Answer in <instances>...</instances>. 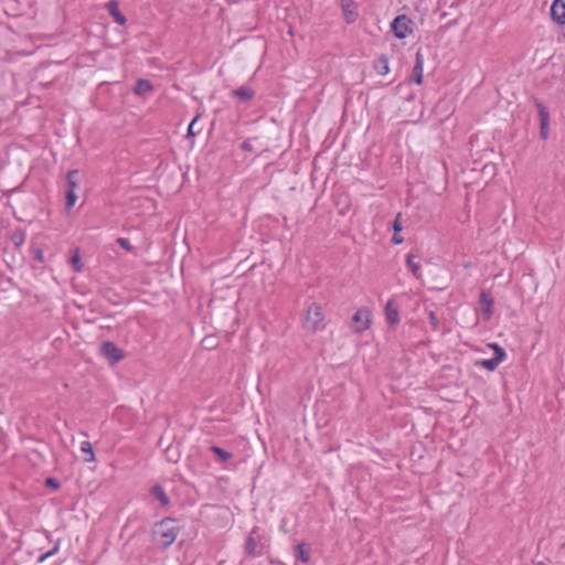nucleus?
<instances>
[{
	"instance_id": "nucleus-1",
	"label": "nucleus",
	"mask_w": 565,
	"mask_h": 565,
	"mask_svg": "<svg viewBox=\"0 0 565 565\" xmlns=\"http://www.w3.org/2000/svg\"><path fill=\"white\" fill-rule=\"evenodd\" d=\"M175 523V518L166 516L153 524L152 540L162 550L170 547L180 534L182 527Z\"/></svg>"
},
{
	"instance_id": "nucleus-2",
	"label": "nucleus",
	"mask_w": 565,
	"mask_h": 565,
	"mask_svg": "<svg viewBox=\"0 0 565 565\" xmlns=\"http://www.w3.org/2000/svg\"><path fill=\"white\" fill-rule=\"evenodd\" d=\"M323 313L322 308L316 302L308 306L303 328L308 331L316 332L323 329L322 326Z\"/></svg>"
},
{
	"instance_id": "nucleus-3",
	"label": "nucleus",
	"mask_w": 565,
	"mask_h": 565,
	"mask_svg": "<svg viewBox=\"0 0 565 565\" xmlns=\"http://www.w3.org/2000/svg\"><path fill=\"white\" fill-rule=\"evenodd\" d=\"M391 30L396 39H406L414 31V21L406 14H399L393 19Z\"/></svg>"
},
{
	"instance_id": "nucleus-4",
	"label": "nucleus",
	"mask_w": 565,
	"mask_h": 565,
	"mask_svg": "<svg viewBox=\"0 0 565 565\" xmlns=\"http://www.w3.org/2000/svg\"><path fill=\"white\" fill-rule=\"evenodd\" d=\"M100 353L110 364H116L124 360L126 356L124 350L111 341L102 343Z\"/></svg>"
},
{
	"instance_id": "nucleus-5",
	"label": "nucleus",
	"mask_w": 565,
	"mask_h": 565,
	"mask_svg": "<svg viewBox=\"0 0 565 565\" xmlns=\"http://www.w3.org/2000/svg\"><path fill=\"white\" fill-rule=\"evenodd\" d=\"M353 331L356 333H362L366 329L370 328L371 323V311L366 308H360L355 311L352 317Z\"/></svg>"
},
{
	"instance_id": "nucleus-6",
	"label": "nucleus",
	"mask_w": 565,
	"mask_h": 565,
	"mask_svg": "<svg viewBox=\"0 0 565 565\" xmlns=\"http://www.w3.org/2000/svg\"><path fill=\"white\" fill-rule=\"evenodd\" d=\"M534 105L540 117V137L541 139L546 140L550 131V113L544 104L537 98L534 99Z\"/></svg>"
},
{
	"instance_id": "nucleus-7",
	"label": "nucleus",
	"mask_w": 565,
	"mask_h": 565,
	"mask_svg": "<svg viewBox=\"0 0 565 565\" xmlns=\"http://www.w3.org/2000/svg\"><path fill=\"white\" fill-rule=\"evenodd\" d=\"M258 527L254 526L247 536L245 544H244V553L248 557H259L263 555V546H259L256 541V534L258 533Z\"/></svg>"
},
{
	"instance_id": "nucleus-8",
	"label": "nucleus",
	"mask_w": 565,
	"mask_h": 565,
	"mask_svg": "<svg viewBox=\"0 0 565 565\" xmlns=\"http://www.w3.org/2000/svg\"><path fill=\"white\" fill-rule=\"evenodd\" d=\"M339 4L345 23H354L359 18L358 3L354 0H339Z\"/></svg>"
},
{
	"instance_id": "nucleus-9",
	"label": "nucleus",
	"mask_w": 565,
	"mask_h": 565,
	"mask_svg": "<svg viewBox=\"0 0 565 565\" xmlns=\"http://www.w3.org/2000/svg\"><path fill=\"white\" fill-rule=\"evenodd\" d=\"M479 305L484 321H489L493 315L494 299L488 290H482L479 297Z\"/></svg>"
},
{
	"instance_id": "nucleus-10",
	"label": "nucleus",
	"mask_w": 565,
	"mask_h": 565,
	"mask_svg": "<svg viewBox=\"0 0 565 565\" xmlns=\"http://www.w3.org/2000/svg\"><path fill=\"white\" fill-rule=\"evenodd\" d=\"M423 73H424V57L418 50L415 55V64L412 70V74L409 76V82L416 85H420L423 83Z\"/></svg>"
},
{
	"instance_id": "nucleus-11",
	"label": "nucleus",
	"mask_w": 565,
	"mask_h": 565,
	"mask_svg": "<svg viewBox=\"0 0 565 565\" xmlns=\"http://www.w3.org/2000/svg\"><path fill=\"white\" fill-rule=\"evenodd\" d=\"M106 10L109 15L113 18L114 22L119 25H125L127 23V19L125 14L119 9V2L117 0H110L105 4Z\"/></svg>"
},
{
	"instance_id": "nucleus-12",
	"label": "nucleus",
	"mask_w": 565,
	"mask_h": 565,
	"mask_svg": "<svg viewBox=\"0 0 565 565\" xmlns=\"http://www.w3.org/2000/svg\"><path fill=\"white\" fill-rule=\"evenodd\" d=\"M385 319L388 324L395 326L399 322L398 306L394 299H390L384 307Z\"/></svg>"
},
{
	"instance_id": "nucleus-13",
	"label": "nucleus",
	"mask_w": 565,
	"mask_h": 565,
	"mask_svg": "<svg viewBox=\"0 0 565 565\" xmlns=\"http://www.w3.org/2000/svg\"><path fill=\"white\" fill-rule=\"evenodd\" d=\"M551 17L559 25H565V2L554 0L551 6Z\"/></svg>"
},
{
	"instance_id": "nucleus-14",
	"label": "nucleus",
	"mask_w": 565,
	"mask_h": 565,
	"mask_svg": "<svg viewBox=\"0 0 565 565\" xmlns=\"http://www.w3.org/2000/svg\"><path fill=\"white\" fill-rule=\"evenodd\" d=\"M150 494L160 502L161 507L166 508L170 504V498L161 484H153L150 488Z\"/></svg>"
},
{
	"instance_id": "nucleus-15",
	"label": "nucleus",
	"mask_w": 565,
	"mask_h": 565,
	"mask_svg": "<svg viewBox=\"0 0 565 565\" xmlns=\"http://www.w3.org/2000/svg\"><path fill=\"white\" fill-rule=\"evenodd\" d=\"M232 96L242 103H247L255 96V90L248 86H241L232 92Z\"/></svg>"
},
{
	"instance_id": "nucleus-16",
	"label": "nucleus",
	"mask_w": 565,
	"mask_h": 565,
	"mask_svg": "<svg viewBox=\"0 0 565 565\" xmlns=\"http://www.w3.org/2000/svg\"><path fill=\"white\" fill-rule=\"evenodd\" d=\"M153 90V85L150 81L148 79H143V78H139L134 88H132V92L138 95V96H142L147 93H150Z\"/></svg>"
},
{
	"instance_id": "nucleus-17",
	"label": "nucleus",
	"mask_w": 565,
	"mask_h": 565,
	"mask_svg": "<svg viewBox=\"0 0 565 565\" xmlns=\"http://www.w3.org/2000/svg\"><path fill=\"white\" fill-rule=\"evenodd\" d=\"M335 205L340 215H345L351 206L350 196L347 193H341L335 198Z\"/></svg>"
},
{
	"instance_id": "nucleus-18",
	"label": "nucleus",
	"mask_w": 565,
	"mask_h": 565,
	"mask_svg": "<svg viewBox=\"0 0 565 565\" xmlns=\"http://www.w3.org/2000/svg\"><path fill=\"white\" fill-rule=\"evenodd\" d=\"M374 70L379 75H386L390 72L388 57L385 54L380 55L374 61Z\"/></svg>"
},
{
	"instance_id": "nucleus-19",
	"label": "nucleus",
	"mask_w": 565,
	"mask_h": 565,
	"mask_svg": "<svg viewBox=\"0 0 565 565\" xmlns=\"http://www.w3.org/2000/svg\"><path fill=\"white\" fill-rule=\"evenodd\" d=\"M210 451L217 457V460L220 462H226V461H228L233 457L232 452H230V451H227V450H225L222 447L216 446V445H212L210 447Z\"/></svg>"
},
{
	"instance_id": "nucleus-20",
	"label": "nucleus",
	"mask_w": 565,
	"mask_h": 565,
	"mask_svg": "<svg viewBox=\"0 0 565 565\" xmlns=\"http://www.w3.org/2000/svg\"><path fill=\"white\" fill-rule=\"evenodd\" d=\"M81 451L85 455L84 461L85 462H94L95 461V452L93 449V445L85 440L81 443Z\"/></svg>"
},
{
	"instance_id": "nucleus-21",
	"label": "nucleus",
	"mask_w": 565,
	"mask_h": 565,
	"mask_svg": "<svg viewBox=\"0 0 565 565\" xmlns=\"http://www.w3.org/2000/svg\"><path fill=\"white\" fill-rule=\"evenodd\" d=\"M499 364L500 362H497L493 356L491 359H483L475 362L476 366L483 367L489 372H494L498 369Z\"/></svg>"
},
{
	"instance_id": "nucleus-22",
	"label": "nucleus",
	"mask_w": 565,
	"mask_h": 565,
	"mask_svg": "<svg viewBox=\"0 0 565 565\" xmlns=\"http://www.w3.org/2000/svg\"><path fill=\"white\" fill-rule=\"evenodd\" d=\"M488 347L493 350V358L497 362L502 363L507 359V352L500 344L492 342Z\"/></svg>"
},
{
	"instance_id": "nucleus-23",
	"label": "nucleus",
	"mask_w": 565,
	"mask_h": 565,
	"mask_svg": "<svg viewBox=\"0 0 565 565\" xmlns=\"http://www.w3.org/2000/svg\"><path fill=\"white\" fill-rule=\"evenodd\" d=\"M488 347L493 350V358L497 362L502 363L507 359V352L500 344L492 342Z\"/></svg>"
},
{
	"instance_id": "nucleus-24",
	"label": "nucleus",
	"mask_w": 565,
	"mask_h": 565,
	"mask_svg": "<svg viewBox=\"0 0 565 565\" xmlns=\"http://www.w3.org/2000/svg\"><path fill=\"white\" fill-rule=\"evenodd\" d=\"M488 347L493 350V358L497 362L502 363L507 359V352L500 344L492 342Z\"/></svg>"
},
{
	"instance_id": "nucleus-25",
	"label": "nucleus",
	"mask_w": 565,
	"mask_h": 565,
	"mask_svg": "<svg viewBox=\"0 0 565 565\" xmlns=\"http://www.w3.org/2000/svg\"><path fill=\"white\" fill-rule=\"evenodd\" d=\"M77 175H78V170H76V169L70 170L67 172V174H66L67 190H72L73 192L76 191V189L78 188Z\"/></svg>"
},
{
	"instance_id": "nucleus-26",
	"label": "nucleus",
	"mask_w": 565,
	"mask_h": 565,
	"mask_svg": "<svg viewBox=\"0 0 565 565\" xmlns=\"http://www.w3.org/2000/svg\"><path fill=\"white\" fill-rule=\"evenodd\" d=\"M406 265L411 273L418 278L420 276V265L419 263L415 262V256L413 254H408L406 256Z\"/></svg>"
},
{
	"instance_id": "nucleus-27",
	"label": "nucleus",
	"mask_w": 565,
	"mask_h": 565,
	"mask_svg": "<svg viewBox=\"0 0 565 565\" xmlns=\"http://www.w3.org/2000/svg\"><path fill=\"white\" fill-rule=\"evenodd\" d=\"M296 557L297 559L301 561L302 563H308L310 561V554L308 550L306 548L305 543H300L296 547Z\"/></svg>"
},
{
	"instance_id": "nucleus-28",
	"label": "nucleus",
	"mask_w": 565,
	"mask_h": 565,
	"mask_svg": "<svg viewBox=\"0 0 565 565\" xmlns=\"http://www.w3.org/2000/svg\"><path fill=\"white\" fill-rule=\"evenodd\" d=\"M70 262H71V265H72L74 271H76V273L82 271L83 264H82V259H81L78 249L74 250V254L72 255Z\"/></svg>"
},
{
	"instance_id": "nucleus-29",
	"label": "nucleus",
	"mask_w": 565,
	"mask_h": 565,
	"mask_svg": "<svg viewBox=\"0 0 565 565\" xmlns=\"http://www.w3.org/2000/svg\"><path fill=\"white\" fill-rule=\"evenodd\" d=\"M60 551V541H57L54 546L47 551L46 553L40 555L38 557V563H43L44 561H46L49 557H52L54 556L55 554H57Z\"/></svg>"
},
{
	"instance_id": "nucleus-30",
	"label": "nucleus",
	"mask_w": 565,
	"mask_h": 565,
	"mask_svg": "<svg viewBox=\"0 0 565 565\" xmlns=\"http://www.w3.org/2000/svg\"><path fill=\"white\" fill-rule=\"evenodd\" d=\"M65 199H66V209L71 210L77 201V195L72 190H67L65 193Z\"/></svg>"
},
{
	"instance_id": "nucleus-31",
	"label": "nucleus",
	"mask_w": 565,
	"mask_h": 565,
	"mask_svg": "<svg viewBox=\"0 0 565 565\" xmlns=\"http://www.w3.org/2000/svg\"><path fill=\"white\" fill-rule=\"evenodd\" d=\"M46 488L52 490H58L61 488V482L54 477H47L44 481Z\"/></svg>"
},
{
	"instance_id": "nucleus-32",
	"label": "nucleus",
	"mask_w": 565,
	"mask_h": 565,
	"mask_svg": "<svg viewBox=\"0 0 565 565\" xmlns=\"http://www.w3.org/2000/svg\"><path fill=\"white\" fill-rule=\"evenodd\" d=\"M117 244L122 247L124 249H126L127 252H132L134 250V246L130 244L129 239L128 238H125V237H118L117 238Z\"/></svg>"
},
{
	"instance_id": "nucleus-33",
	"label": "nucleus",
	"mask_w": 565,
	"mask_h": 565,
	"mask_svg": "<svg viewBox=\"0 0 565 565\" xmlns=\"http://www.w3.org/2000/svg\"><path fill=\"white\" fill-rule=\"evenodd\" d=\"M428 319H429V322H430L433 329L437 330L438 326H439V319H438L436 312L429 311L428 312Z\"/></svg>"
},
{
	"instance_id": "nucleus-34",
	"label": "nucleus",
	"mask_w": 565,
	"mask_h": 565,
	"mask_svg": "<svg viewBox=\"0 0 565 565\" xmlns=\"http://www.w3.org/2000/svg\"><path fill=\"white\" fill-rule=\"evenodd\" d=\"M198 119H199V116L194 117L192 119V121L190 122V125L188 127V137H194L196 135V132L194 131V126H195Z\"/></svg>"
},
{
	"instance_id": "nucleus-35",
	"label": "nucleus",
	"mask_w": 565,
	"mask_h": 565,
	"mask_svg": "<svg viewBox=\"0 0 565 565\" xmlns=\"http://www.w3.org/2000/svg\"><path fill=\"white\" fill-rule=\"evenodd\" d=\"M399 218H401V213H398L397 216L395 217V220L393 221V230L395 233H398L403 230V225H402Z\"/></svg>"
},
{
	"instance_id": "nucleus-36",
	"label": "nucleus",
	"mask_w": 565,
	"mask_h": 565,
	"mask_svg": "<svg viewBox=\"0 0 565 565\" xmlns=\"http://www.w3.org/2000/svg\"><path fill=\"white\" fill-rule=\"evenodd\" d=\"M241 149L244 150V151L253 152L254 151V147H253V145L250 142V139L244 140L241 143Z\"/></svg>"
},
{
	"instance_id": "nucleus-37",
	"label": "nucleus",
	"mask_w": 565,
	"mask_h": 565,
	"mask_svg": "<svg viewBox=\"0 0 565 565\" xmlns=\"http://www.w3.org/2000/svg\"><path fill=\"white\" fill-rule=\"evenodd\" d=\"M404 238L402 236H399L397 233H394L393 237H392V242L395 243V244H401L403 243Z\"/></svg>"
},
{
	"instance_id": "nucleus-38",
	"label": "nucleus",
	"mask_w": 565,
	"mask_h": 565,
	"mask_svg": "<svg viewBox=\"0 0 565 565\" xmlns=\"http://www.w3.org/2000/svg\"><path fill=\"white\" fill-rule=\"evenodd\" d=\"M23 239H24L23 235H20V237H17V238L14 237V243L18 245V244L22 243Z\"/></svg>"
},
{
	"instance_id": "nucleus-39",
	"label": "nucleus",
	"mask_w": 565,
	"mask_h": 565,
	"mask_svg": "<svg viewBox=\"0 0 565 565\" xmlns=\"http://www.w3.org/2000/svg\"><path fill=\"white\" fill-rule=\"evenodd\" d=\"M23 239H24L23 235H20V237H17V238L14 237V243L18 245V244L22 243Z\"/></svg>"
},
{
	"instance_id": "nucleus-40",
	"label": "nucleus",
	"mask_w": 565,
	"mask_h": 565,
	"mask_svg": "<svg viewBox=\"0 0 565 565\" xmlns=\"http://www.w3.org/2000/svg\"><path fill=\"white\" fill-rule=\"evenodd\" d=\"M36 258H38L39 260H42V250H38V253H36Z\"/></svg>"
}]
</instances>
